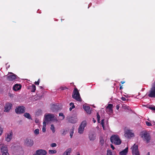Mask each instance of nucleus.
<instances>
[{"label": "nucleus", "mask_w": 155, "mask_h": 155, "mask_svg": "<svg viewBox=\"0 0 155 155\" xmlns=\"http://www.w3.org/2000/svg\"><path fill=\"white\" fill-rule=\"evenodd\" d=\"M110 140L112 143L116 145H119L121 143V140L117 134L112 135L110 138Z\"/></svg>", "instance_id": "1"}, {"label": "nucleus", "mask_w": 155, "mask_h": 155, "mask_svg": "<svg viewBox=\"0 0 155 155\" xmlns=\"http://www.w3.org/2000/svg\"><path fill=\"white\" fill-rule=\"evenodd\" d=\"M141 137L144 141H146V143H147L150 142L151 137L150 134L147 131H145L142 134Z\"/></svg>", "instance_id": "2"}, {"label": "nucleus", "mask_w": 155, "mask_h": 155, "mask_svg": "<svg viewBox=\"0 0 155 155\" xmlns=\"http://www.w3.org/2000/svg\"><path fill=\"white\" fill-rule=\"evenodd\" d=\"M72 97L78 101H81V99L80 97V94L76 88L74 89L72 94Z\"/></svg>", "instance_id": "3"}, {"label": "nucleus", "mask_w": 155, "mask_h": 155, "mask_svg": "<svg viewBox=\"0 0 155 155\" xmlns=\"http://www.w3.org/2000/svg\"><path fill=\"white\" fill-rule=\"evenodd\" d=\"M148 96L150 97L155 98V81L152 84Z\"/></svg>", "instance_id": "4"}, {"label": "nucleus", "mask_w": 155, "mask_h": 155, "mask_svg": "<svg viewBox=\"0 0 155 155\" xmlns=\"http://www.w3.org/2000/svg\"><path fill=\"white\" fill-rule=\"evenodd\" d=\"M25 108L23 106H18L15 109L16 113L18 114H20L24 113L25 110Z\"/></svg>", "instance_id": "5"}, {"label": "nucleus", "mask_w": 155, "mask_h": 155, "mask_svg": "<svg viewBox=\"0 0 155 155\" xmlns=\"http://www.w3.org/2000/svg\"><path fill=\"white\" fill-rule=\"evenodd\" d=\"M87 125V123L86 121H84L81 123L78 128V132L81 134H83L84 131V127Z\"/></svg>", "instance_id": "6"}, {"label": "nucleus", "mask_w": 155, "mask_h": 155, "mask_svg": "<svg viewBox=\"0 0 155 155\" xmlns=\"http://www.w3.org/2000/svg\"><path fill=\"white\" fill-rule=\"evenodd\" d=\"M132 150V153L133 154L135 155H140L139 151L138 150V146L137 145L134 144L132 147L131 148Z\"/></svg>", "instance_id": "7"}, {"label": "nucleus", "mask_w": 155, "mask_h": 155, "mask_svg": "<svg viewBox=\"0 0 155 155\" xmlns=\"http://www.w3.org/2000/svg\"><path fill=\"white\" fill-rule=\"evenodd\" d=\"M1 151L2 155H9L8 149L6 146L3 145L1 147Z\"/></svg>", "instance_id": "8"}, {"label": "nucleus", "mask_w": 155, "mask_h": 155, "mask_svg": "<svg viewBox=\"0 0 155 155\" xmlns=\"http://www.w3.org/2000/svg\"><path fill=\"white\" fill-rule=\"evenodd\" d=\"M25 144L28 147H31L34 144L33 141L30 139H26L24 140Z\"/></svg>", "instance_id": "9"}, {"label": "nucleus", "mask_w": 155, "mask_h": 155, "mask_svg": "<svg viewBox=\"0 0 155 155\" xmlns=\"http://www.w3.org/2000/svg\"><path fill=\"white\" fill-rule=\"evenodd\" d=\"M11 75H9L7 77V79L9 81H12L17 78V76L12 73L11 72Z\"/></svg>", "instance_id": "10"}, {"label": "nucleus", "mask_w": 155, "mask_h": 155, "mask_svg": "<svg viewBox=\"0 0 155 155\" xmlns=\"http://www.w3.org/2000/svg\"><path fill=\"white\" fill-rule=\"evenodd\" d=\"M113 105L112 104H109L106 108V111L107 113H112Z\"/></svg>", "instance_id": "11"}, {"label": "nucleus", "mask_w": 155, "mask_h": 155, "mask_svg": "<svg viewBox=\"0 0 155 155\" xmlns=\"http://www.w3.org/2000/svg\"><path fill=\"white\" fill-rule=\"evenodd\" d=\"M13 132L12 130L10 131L9 133L7 134V135L5 138V140L8 142L10 141L12 138Z\"/></svg>", "instance_id": "12"}, {"label": "nucleus", "mask_w": 155, "mask_h": 155, "mask_svg": "<svg viewBox=\"0 0 155 155\" xmlns=\"http://www.w3.org/2000/svg\"><path fill=\"white\" fill-rule=\"evenodd\" d=\"M125 136L127 138H130L134 136V134L131 130H127L124 134Z\"/></svg>", "instance_id": "13"}, {"label": "nucleus", "mask_w": 155, "mask_h": 155, "mask_svg": "<svg viewBox=\"0 0 155 155\" xmlns=\"http://www.w3.org/2000/svg\"><path fill=\"white\" fill-rule=\"evenodd\" d=\"M12 107V104L9 103H6L5 106L4 111L6 112H8L11 109Z\"/></svg>", "instance_id": "14"}, {"label": "nucleus", "mask_w": 155, "mask_h": 155, "mask_svg": "<svg viewBox=\"0 0 155 155\" xmlns=\"http://www.w3.org/2000/svg\"><path fill=\"white\" fill-rule=\"evenodd\" d=\"M47 154V152L44 150H39L36 152V153L35 155H45Z\"/></svg>", "instance_id": "15"}, {"label": "nucleus", "mask_w": 155, "mask_h": 155, "mask_svg": "<svg viewBox=\"0 0 155 155\" xmlns=\"http://www.w3.org/2000/svg\"><path fill=\"white\" fill-rule=\"evenodd\" d=\"M54 117V116L53 114H48L45 115V120L47 121H49L53 118Z\"/></svg>", "instance_id": "16"}, {"label": "nucleus", "mask_w": 155, "mask_h": 155, "mask_svg": "<svg viewBox=\"0 0 155 155\" xmlns=\"http://www.w3.org/2000/svg\"><path fill=\"white\" fill-rule=\"evenodd\" d=\"M51 109L52 112H54L59 110L60 108L57 105L52 104L51 106Z\"/></svg>", "instance_id": "17"}, {"label": "nucleus", "mask_w": 155, "mask_h": 155, "mask_svg": "<svg viewBox=\"0 0 155 155\" xmlns=\"http://www.w3.org/2000/svg\"><path fill=\"white\" fill-rule=\"evenodd\" d=\"M21 87V85L20 84H16L13 87V89L15 91L20 90Z\"/></svg>", "instance_id": "18"}, {"label": "nucleus", "mask_w": 155, "mask_h": 155, "mask_svg": "<svg viewBox=\"0 0 155 155\" xmlns=\"http://www.w3.org/2000/svg\"><path fill=\"white\" fill-rule=\"evenodd\" d=\"M83 108L86 113L90 114L91 113V110L90 107L88 106H83Z\"/></svg>", "instance_id": "19"}, {"label": "nucleus", "mask_w": 155, "mask_h": 155, "mask_svg": "<svg viewBox=\"0 0 155 155\" xmlns=\"http://www.w3.org/2000/svg\"><path fill=\"white\" fill-rule=\"evenodd\" d=\"M89 138L91 141H93L95 140L96 136L94 134L91 133L89 134Z\"/></svg>", "instance_id": "20"}, {"label": "nucleus", "mask_w": 155, "mask_h": 155, "mask_svg": "<svg viewBox=\"0 0 155 155\" xmlns=\"http://www.w3.org/2000/svg\"><path fill=\"white\" fill-rule=\"evenodd\" d=\"M128 147L126 148L124 150L120 152L119 154L120 155H126L128 152Z\"/></svg>", "instance_id": "21"}, {"label": "nucleus", "mask_w": 155, "mask_h": 155, "mask_svg": "<svg viewBox=\"0 0 155 155\" xmlns=\"http://www.w3.org/2000/svg\"><path fill=\"white\" fill-rule=\"evenodd\" d=\"M71 151V148H69L67 149L64 153L63 155H70Z\"/></svg>", "instance_id": "22"}, {"label": "nucleus", "mask_w": 155, "mask_h": 155, "mask_svg": "<svg viewBox=\"0 0 155 155\" xmlns=\"http://www.w3.org/2000/svg\"><path fill=\"white\" fill-rule=\"evenodd\" d=\"M24 116L25 117L28 118L29 119H32L31 118L30 114L28 113H25L24 114Z\"/></svg>", "instance_id": "23"}, {"label": "nucleus", "mask_w": 155, "mask_h": 155, "mask_svg": "<svg viewBox=\"0 0 155 155\" xmlns=\"http://www.w3.org/2000/svg\"><path fill=\"white\" fill-rule=\"evenodd\" d=\"M31 91L32 92H35L36 90V86L34 84H32L31 86Z\"/></svg>", "instance_id": "24"}, {"label": "nucleus", "mask_w": 155, "mask_h": 155, "mask_svg": "<svg viewBox=\"0 0 155 155\" xmlns=\"http://www.w3.org/2000/svg\"><path fill=\"white\" fill-rule=\"evenodd\" d=\"M59 116L61 117L62 118L61 119V120H63L65 118V116L64 115L63 113H60L59 114Z\"/></svg>", "instance_id": "25"}, {"label": "nucleus", "mask_w": 155, "mask_h": 155, "mask_svg": "<svg viewBox=\"0 0 155 155\" xmlns=\"http://www.w3.org/2000/svg\"><path fill=\"white\" fill-rule=\"evenodd\" d=\"M57 151L55 150H49V153L50 154H54L56 153Z\"/></svg>", "instance_id": "26"}, {"label": "nucleus", "mask_w": 155, "mask_h": 155, "mask_svg": "<svg viewBox=\"0 0 155 155\" xmlns=\"http://www.w3.org/2000/svg\"><path fill=\"white\" fill-rule=\"evenodd\" d=\"M50 129L52 130L53 133H54L55 132V127L53 124L51 125Z\"/></svg>", "instance_id": "27"}, {"label": "nucleus", "mask_w": 155, "mask_h": 155, "mask_svg": "<svg viewBox=\"0 0 155 155\" xmlns=\"http://www.w3.org/2000/svg\"><path fill=\"white\" fill-rule=\"evenodd\" d=\"M67 132V130H64L63 131L61 130V135L63 136H64L66 134Z\"/></svg>", "instance_id": "28"}, {"label": "nucleus", "mask_w": 155, "mask_h": 155, "mask_svg": "<svg viewBox=\"0 0 155 155\" xmlns=\"http://www.w3.org/2000/svg\"><path fill=\"white\" fill-rule=\"evenodd\" d=\"M97 122L98 123H99L100 121V116L98 114V113H97Z\"/></svg>", "instance_id": "29"}, {"label": "nucleus", "mask_w": 155, "mask_h": 155, "mask_svg": "<svg viewBox=\"0 0 155 155\" xmlns=\"http://www.w3.org/2000/svg\"><path fill=\"white\" fill-rule=\"evenodd\" d=\"M34 133L36 134H38L39 133V130L38 129H36L34 131Z\"/></svg>", "instance_id": "30"}, {"label": "nucleus", "mask_w": 155, "mask_h": 155, "mask_svg": "<svg viewBox=\"0 0 155 155\" xmlns=\"http://www.w3.org/2000/svg\"><path fill=\"white\" fill-rule=\"evenodd\" d=\"M112 154L111 150H109L107 151V155H111Z\"/></svg>", "instance_id": "31"}, {"label": "nucleus", "mask_w": 155, "mask_h": 155, "mask_svg": "<svg viewBox=\"0 0 155 155\" xmlns=\"http://www.w3.org/2000/svg\"><path fill=\"white\" fill-rule=\"evenodd\" d=\"M74 133V130L72 129L70 133V136L71 138H72Z\"/></svg>", "instance_id": "32"}, {"label": "nucleus", "mask_w": 155, "mask_h": 155, "mask_svg": "<svg viewBox=\"0 0 155 155\" xmlns=\"http://www.w3.org/2000/svg\"><path fill=\"white\" fill-rule=\"evenodd\" d=\"M3 128H2L0 126V136L2 134L3 132Z\"/></svg>", "instance_id": "33"}, {"label": "nucleus", "mask_w": 155, "mask_h": 155, "mask_svg": "<svg viewBox=\"0 0 155 155\" xmlns=\"http://www.w3.org/2000/svg\"><path fill=\"white\" fill-rule=\"evenodd\" d=\"M60 89L62 90H66L68 89L66 87H60Z\"/></svg>", "instance_id": "34"}, {"label": "nucleus", "mask_w": 155, "mask_h": 155, "mask_svg": "<svg viewBox=\"0 0 155 155\" xmlns=\"http://www.w3.org/2000/svg\"><path fill=\"white\" fill-rule=\"evenodd\" d=\"M148 108L150 110L155 111V107L150 106L148 107Z\"/></svg>", "instance_id": "35"}, {"label": "nucleus", "mask_w": 155, "mask_h": 155, "mask_svg": "<svg viewBox=\"0 0 155 155\" xmlns=\"http://www.w3.org/2000/svg\"><path fill=\"white\" fill-rule=\"evenodd\" d=\"M57 146V144L55 143H52L51 145V146L52 147H56Z\"/></svg>", "instance_id": "36"}, {"label": "nucleus", "mask_w": 155, "mask_h": 155, "mask_svg": "<svg viewBox=\"0 0 155 155\" xmlns=\"http://www.w3.org/2000/svg\"><path fill=\"white\" fill-rule=\"evenodd\" d=\"M146 123L147 125L148 126H150L152 125V124L150 123L147 121L146 122Z\"/></svg>", "instance_id": "37"}, {"label": "nucleus", "mask_w": 155, "mask_h": 155, "mask_svg": "<svg viewBox=\"0 0 155 155\" xmlns=\"http://www.w3.org/2000/svg\"><path fill=\"white\" fill-rule=\"evenodd\" d=\"M100 143L101 145H103L104 143V140L103 139H101L100 141Z\"/></svg>", "instance_id": "38"}, {"label": "nucleus", "mask_w": 155, "mask_h": 155, "mask_svg": "<svg viewBox=\"0 0 155 155\" xmlns=\"http://www.w3.org/2000/svg\"><path fill=\"white\" fill-rule=\"evenodd\" d=\"M48 121H46L45 120L43 122V127H46V123Z\"/></svg>", "instance_id": "39"}, {"label": "nucleus", "mask_w": 155, "mask_h": 155, "mask_svg": "<svg viewBox=\"0 0 155 155\" xmlns=\"http://www.w3.org/2000/svg\"><path fill=\"white\" fill-rule=\"evenodd\" d=\"M70 105L71 107H72L74 108L75 107V106L74 105V104L73 103H71L70 104Z\"/></svg>", "instance_id": "40"}, {"label": "nucleus", "mask_w": 155, "mask_h": 155, "mask_svg": "<svg viewBox=\"0 0 155 155\" xmlns=\"http://www.w3.org/2000/svg\"><path fill=\"white\" fill-rule=\"evenodd\" d=\"M39 83H40L39 79L38 81L35 82V84L36 85H39Z\"/></svg>", "instance_id": "41"}, {"label": "nucleus", "mask_w": 155, "mask_h": 155, "mask_svg": "<svg viewBox=\"0 0 155 155\" xmlns=\"http://www.w3.org/2000/svg\"><path fill=\"white\" fill-rule=\"evenodd\" d=\"M45 127H43V128H42V130L43 132H45V131H46Z\"/></svg>", "instance_id": "42"}, {"label": "nucleus", "mask_w": 155, "mask_h": 155, "mask_svg": "<svg viewBox=\"0 0 155 155\" xmlns=\"http://www.w3.org/2000/svg\"><path fill=\"white\" fill-rule=\"evenodd\" d=\"M121 99L123 101H125L127 100V99L126 98L124 97H122Z\"/></svg>", "instance_id": "43"}, {"label": "nucleus", "mask_w": 155, "mask_h": 155, "mask_svg": "<svg viewBox=\"0 0 155 155\" xmlns=\"http://www.w3.org/2000/svg\"><path fill=\"white\" fill-rule=\"evenodd\" d=\"M35 122L37 124H38L39 122V121L38 119H36L35 120Z\"/></svg>", "instance_id": "44"}, {"label": "nucleus", "mask_w": 155, "mask_h": 155, "mask_svg": "<svg viewBox=\"0 0 155 155\" xmlns=\"http://www.w3.org/2000/svg\"><path fill=\"white\" fill-rule=\"evenodd\" d=\"M110 147H111V148H112L113 150H114V149H115V148H114V146H113L112 144H111L110 145Z\"/></svg>", "instance_id": "45"}, {"label": "nucleus", "mask_w": 155, "mask_h": 155, "mask_svg": "<svg viewBox=\"0 0 155 155\" xmlns=\"http://www.w3.org/2000/svg\"><path fill=\"white\" fill-rule=\"evenodd\" d=\"M104 119H103L102 120H101V125L104 124Z\"/></svg>", "instance_id": "46"}, {"label": "nucleus", "mask_w": 155, "mask_h": 155, "mask_svg": "<svg viewBox=\"0 0 155 155\" xmlns=\"http://www.w3.org/2000/svg\"><path fill=\"white\" fill-rule=\"evenodd\" d=\"M116 107L117 109L118 110L119 108V106L118 105H117Z\"/></svg>", "instance_id": "47"}, {"label": "nucleus", "mask_w": 155, "mask_h": 155, "mask_svg": "<svg viewBox=\"0 0 155 155\" xmlns=\"http://www.w3.org/2000/svg\"><path fill=\"white\" fill-rule=\"evenodd\" d=\"M92 121L94 122V123H95L96 121V120H95V119L94 118H93Z\"/></svg>", "instance_id": "48"}, {"label": "nucleus", "mask_w": 155, "mask_h": 155, "mask_svg": "<svg viewBox=\"0 0 155 155\" xmlns=\"http://www.w3.org/2000/svg\"><path fill=\"white\" fill-rule=\"evenodd\" d=\"M73 108H74L71 107L69 108V110L70 111H71L72 110V109H73Z\"/></svg>", "instance_id": "49"}, {"label": "nucleus", "mask_w": 155, "mask_h": 155, "mask_svg": "<svg viewBox=\"0 0 155 155\" xmlns=\"http://www.w3.org/2000/svg\"><path fill=\"white\" fill-rule=\"evenodd\" d=\"M120 89H122L123 88V87H122V85H121V84H120Z\"/></svg>", "instance_id": "50"}, {"label": "nucleus", "mask_w": 155, "mask_h": 155, "mask_svg": "<svg viewBox=\"0 0 155 155\" xmlns=\"http://www.w3.org/2000/svg\"><path fill=\"white\" fill-rule=\"evenodd\" d=\"M125 82V81H121L120 82V83L122 84H123Z\"/></svg>", "instance_id": "51"}, {"label": "nucleus", "mask_w": 155, "mask_h": 155, "mask_svg": "<svg viewBox=\"0 0 155 155\" xmlns=\"http://www.w3.org/2000/svg\"><path fill=\"white\" fill-rule=\"evenodd\" d=\"M68 120H69V121L71 123H74V121H71L69 119Z\"/></svg>", "instance_id": "52"}, {"label": "nucleus", "mask_w": 155, "mask_h": 155, "mask_svg": "<svg viewBox=\"0 0 155 155\" xmlns=\"http://www.w3.org/2000/svg\"><path fill=\"white\" fill-rule=\"evenodd\" d=\"M102 125V126L103 127V128L104 129V124H103V125Z\"/></svg>", "instance_id": "53"}, {"label": "nucleus", "mask_w": 155, "mask_h": 155, "mask_svg": "<svg viewBox=\"0 0 155 155\" xmlns=\"http://www.w3.org/2000/svg\"><path fill=\"white\" fill-rule=\"evenodd\" d=\"M147 155H150V152H148L147 154Z\"/></svg>", "instance_id": "54"}, {"label": "nucleus", "mask_w": 155, "mask_h": 155, "mask_svg": "<svg viewBox=\"0 0 155 155\" xmlns=\"http://www.w3.org/2000/svg\"><path fill=\"white\" fill-rule=\"evenodd\" d=\"M40 87L41 89H42L43 88L41 86Z\"/></svg>", "instance_id": "55"}, {"label": "nucleus", "mask_w": 155, "mask_h": 155, "mask_svg": "<svg viewBox=\"0 0 155 155\" xmlns=\"http://www.w3.org/2000/svg\"><path fill=\"white\" fill-rule=\"evenodd\" d=\"M80 155V154H78V155Z\"/></svg>", "instance_id": "56"}, {"label": "nucleus", "mask_w": 155, "mask_h": 155, "mask_svg": "<svg viewBox=\"0 0 155 155\" xmlns=\"http://www.w3.org/2000/svg\"><path fill=\"white\" fill-rule=\"evenodd\" d=\"M1 146V145L0 144V146Z\"/></svg>", "instance_id": "57"}, {"label": "nucleus", "mask_w": 155, "mask_h": 155, "mask_svg": "<svg viewBox=\"0 0 155 155\" xmlns=\"http://www.w3.org/2000/svg\"><path fill=\"white\" fill-rule=\"evenodd\" d=\"M111 155H115L112 154Z\"/></svg>", "instance_id": "58"}]
</instances>
